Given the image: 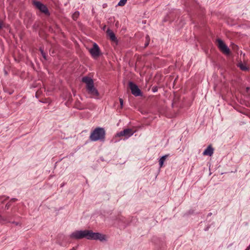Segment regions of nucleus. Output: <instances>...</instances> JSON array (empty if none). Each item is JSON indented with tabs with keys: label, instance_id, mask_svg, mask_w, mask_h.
I'll list each match as a JSON object with an SVG mask.
<instances>
[{
	"label": "nucleus",
	"instance_id": "17",
	"mask_svg": "<svg viewBox=\"0 0 250 250\" xmlns=\"http://www.w3.org/2000/svg\"><path fill=\"white\" fill-rule=\"evenodd\" d=\"M119 101H120L121 107V108H122L123 106L124 100H123V99L120 98Z\"/></svg>",
	"mask_w": 250,
	"mask_h": 250
},
{
	"label": "nucleus",
	"instance_id": "12",
	"mask_svg": "<svg viewBox=\"0 0 250 250\" xmlns=\"http://www.w3.org/2000/svg\"><path fill=\"white\" fill-rule=\"evenodd\" d=\"M238 66L242 70L246 71L248 70V68L245 65L242 63H239Z\"/></svg>",
	"mask_w": 250,
	"mask_h": 250
},
{
	"label": "nucleus",
	"instance_id": "11",
	"mask_svg": "<svg viewBox=\"0 0 250 250\" xmlns=\"http://www.w3.org/2000/svg\"><path fill=\"white\" fill-rule=\"evenodd\" d=\"M168 155H165L162 156L160 158L159 161L160 167H163L164 162L165 161L167 157H168Z\"/></svg>",
	"mask_w": 250,
	"mask_h": 250
},
{
	"label": "nucleus",
	"instance_id": "10",
	"mask_svg": "<svg viewBox=\"0 0 250 250\" xmlns=\"http://www.w3.org/2000/svg\"><path fill=\"white\" fill-rule=\"evenodd\" d=\"M106 33L112 41L116 42L117 41L115 34L111 30L108 29Z\"/></svg>",
	"mask_w": 250,
	"mask_h": 250
},
{
	"label": "nucleus",
	"instance_id": "20",
	"mask_svg": "<svg viewBox=\"0 0 250 250\" xmlns=\"http://www.w3.org/2000/svg\"><path fill=\"white\" fill-rule=\"evenodd\" d=\"M79 12H75V13L73 15V18H74L75 16L77 17L79 15Z\"/></svg>",
	"mask_w": 250,
	"mask_h": 250
},
{
	"label": "nucleus",
	"instance_id": "16",
	"mask_svg": "<svg viewBox=\"0 0 250 250\" xmlns=\"http://www.w3.org/2000/svg\"><path fill=\"white\" fill-rule=\"evenodd\" d=\"M157 91H158V87H157V86H153V87L152 88V91L153 93H155V92H156Z\"/></svg>",
	"mask_w": 250,
	"mask_h": 250
},
{
	"label": "nucleus",
	"instance_id": "7",
	"mask_svg": "<svg viewBox=\"0 0 250 250\" xmlns=\"http://www.w3.org/2000/svg\"><path fill=\"white\" fill-rule=\"evenodd\" d=\"M33 4L42 13L46 15H50L48 9L45 5L38 1H34Z\"/></svg>",
	"mask_w": 250,
	"mask_h": 250
},
{
	"label": "nucleus",
	"instance_id": "8",
	"mask_svg": "<svg viewBox=\"0 0 250 250\" xmlns=\"http://www.w3.org/2000/svg\"><path fill=\"white\" fill-rule=\"evenodd\" d=\"M134 132L131 128H126L123 131L118 132L116 134V137H120L125 136L126 139H128L133 135Z\"/></svg>",
	"mask_w": 250,
	"mask_h": 250
},
{
	"label": "nucleus",
	"instance_id": "21",
	"mask_svg": "<svg viewBox=\"0 0 250 250\" xmlns=\"http://www.w3.org/2000/svg\"><path fill=\"white\" fill-rule=\"evenodd\" d=\"M107 6V4L106 3H104V4L103 5V7L104 8H106Z\"/></svg>",
	"mask_w": 250,
	"mask_h": 250
},
{
	"label": "nucleus",
	"instance_id": "23",
	"mask_svg": "<svg viewBox=\"0 0 250 250\" xmlns=\"http://www.w3.org/2000/svg\"><path fill=\"white\" fill-rule=\"evenodd\" d=\"M11 200H12V201H14V202H15V201H17V199L16 198H12V199H11Z\"/></svg>",
	"mask_w": 250,
	"mask_h": 250
},
{
	"label": "nucleus",
	"instance_id": "13",
	"mask_svg": "<svg viewBox=\"0 0 250 250\" xmlns=\"http://www.w3.org/2000/svg\"><path fill=\"white\" fill-rule=\"evenodd\" d=\"M127 0H120V1L117 4V6H123L126 3Z\"/></svg>",
	"mask_w": 250,
	"mask_h": 250
},
{
	"label": "nucleus",
	"instance_id": "26",
	"mask_svg": "<svg viewBox=\"0 0 250 250\" xmlns=\"http://www.w3.org/2000/svg\"><path fill=\"white\" fill-rule=\"evenodd\" d=\"M249 89H250V87H247L246 88V91H247V92H248V91L249 90Z\"/></svg>",
	"mask_w": 250,
	"mask_h": 250
},
{
	"label": "nucleus",
	"instance_id": "18",
	"mask_svg": "<svg viewBox=\"0 0 250 250\" xmlns=\"http://www.w3.org/2000/svg\"><path fill=\"white\" fill-rule=\"evenodd\" d=\"M4 26L3 22L0 19V30Z\"/></svg>",
	"mask_w": 250,
	"mask_h": 250
},
{
	"label": "nucleus",
	"instance_id": "22",
	"mask_svg": "<svg viewBox=\"0 0 250 250\" xmlns=\"http://www.w3.org/2000/svg\"><path fill=\"white\" fill-rule=\"evenodd\" d=\"M212 213H211V212H210V213H208V217H209V216H211V215H212Z\"/></svg>",
	"mask_w": 250,
	"mask_h": 250
},
{
	"label": "nucleus",
	"instance_id": "6",
	"mask_svg": "<svg viewBox=\"0 0 250 250\" xmlns=\"http://www.w3.org/2000/svg\"><path fill=\"white\" fill-rule=\"evenodd\" d=\"M129 87L131 90L132 94L135 96L142 95L141 90L139 88L138 85L132 82H129Z\"/></svg>",
	"mask_w": 250,
	"mask_h": 250
},
{
	"label": "nucleus",
	"instance_id": "3",
	"mask_svg": "<svg viewBox=\"0 0 250 250\" xmlns=\"http://www.w3.org/2000/svg\"><path fill=\"white\" fill-rule=\"evenodd\" d=\"M82 81L86 83V89L88 93L93 96H99V93L97 89L94 87V82L92 78L85 76L82 78Z\"/></svg>",
	"mask_w": 250,
	"mask_h": 250
},
{
	"label": "nucleus",
	"instance_id": "2",
	"mask_svg": "<svg viewBox=\"0 0 250 250\" xmlns=\"http://www.w3.org/2000/svg\"><path fill=\"white\" fill-rule=\"evenodd\" d=\"M105 138V131L103 127H98L93 130L89 136V139L93 142L100 141L104 142Z\"/></svg>",
	"mask_w": 250,
	"mask_h": 250
},
{
	"label": "nucleus",
	"instance_id": "15",
	"mask_svg": "<svg viewBox=\"0 0 250 250\" xmlns=\"http://www.w3.org/2000/svg\"><path fill=\"white\" fill-rule=\"evenodd\" d=\"M6 221V219L4 218L2 216L0 215V223L5 222Z\"/></svg>",
	"mask_w": 250,
	"mask_h": 250
},
{
	"label": "nucleus",
	"instance_id": "14",
	"mask_svg": "<svg viewBox=\"0 0 250 250\" xmlns=\"http://www.w3.org/2000/svg\"><path fill=\"white\" fill-rule=\"evenodd\" d=\"M39 50L41 52V53L42 57L44 58V60H47L46 55V54L44 53L43 49L42 47H40Z\"/></svg>",
	"mask_w": 250,
	"mask_h": 250
},
{
	"label": "nucleus",
	"instance_id": "24",
	"mask_svg": "<svg viewBox=\"0 0 250 250\" xmlns=\"http://www.w3.org/2000/svg\"><path fill=\"white\" fill-rule=\"evenodd\" d=\"M250 250V245L247 247V248L245 250Z\"/></svg>",
	"mask_w": 250,
	"mask_h": 250
},
{
	"label": "nucleus",
	"instance_id": "27",
	"mask_svg": "<svg viewBox=\"0 0 250 250\" xmlns=\"http://www.w3.org/2000/svg\"><path fill=\"white\" fill-rule=\"evenodd\" d=\"M13 223H15L16 225H17L18 224V223H16V222H13Z\"/></svg>",
	"mask_w": 250,
	"mask_h": 250
},
{
	"label": "nucleus",
	"instance_id": "25",
	"mask_svg": "<svg viewBox=\"0 0 250 250\" xmlns=\"http://www.w3.org/2000/svg\"><path fill=\"white\" fill-rule=\"evenodd\" d=\"M148 44H149L148 42L146 43L145 44V47H146L148 45Z\"/></svg>",
	"mask_w": 250,
	"mask_h": 250
},
{
	"label": "nucleus",
	"instance_id": "19",
	"mask_svg": "<svg viewBox=\"0 0 250 250\" xmlns=\"http://www.w3.org/2000/svg\"><path fill=\"white\" fill-rule=\"evenodd\" d=\"M11 206V204L9 203H7L5 207V209H8L10 206Z\"/></svg>",
	"mask_w": 250,
	"mask_h": 250
},
{
	"label": "nucleus",
	"instance_id": "5",
	"mask_svg": "<svg viewBox=\"0 0 250 250\" xmlns=\"http://www.w3.org/2000/svg\"><path fill=\"white\" fill-rule=\"evenodd\" d=\"M91 56L93 58H97L101 55L100 47L98 45L94 42L93 44V47L89 50Z\"/></svg>",
	"mask_w": 250,
	"mask_h": 250
},
{
	"label": "nucleus",
	"instance_id": "9",
	"mask_svg": "<svg viewBox=\"0 0 250 250\" xmlns=\"http://www.w3.org/2000/svg\"><path fill=\"white\" fill-rule=\"evenodd\" d=\"M214 151L213 148L211 146V145L208 146L207 148L204 151L203 154L204 155H208L209 156H211L212 155Z\"/></svg>",
	"mask_w": 250,
	"mask_h": 250
},
{
	"label": "nucleus",
	"instance_id": "1",
	"mask_svg": "<svg viewBox=\"0 0 250 250\" xmlns=\"http://www.w3.org/2000/svg\"><path fill=\"white\" fill-rule=\"evenodd\" d=\"M70 238L79 240L86 238L88 240H99L101 241L106 240L105 236L99 232H94L90 230H76L70 235Z\"/></svg>",
	"mask_w": 250,
	"mask_h": 250
},
{
	"label": "nucleus",
	"instance_id": "4",
	"mask_svg": "<svg viewBox=\"0 0 250 250\" xmlns=\"http://www.w3.org/2000/svg\"><path fill=\"white\" fill-rule=\"evenodd\" d=\"M216 42H218V47L221 52L226 55L229 54V48L221 39H217L216 40Z\"/></svg>",
	"mask_w": 250,
	"mask_h": 250
}]
</instances>
